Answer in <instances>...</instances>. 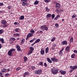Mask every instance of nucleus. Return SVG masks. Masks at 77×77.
Wrapping results in <instances>:
<instances>
[{"label":"nucleus","instance_id":"f257e3e1","mask_svg":"<svg viewBox=\"0 0 77 77\" xmlns=\"http://www.w3.org/2000/svg\"><path fill=\"white\" fill-rule=\"evenodd\" d=\"M51 71L53 74H57L59 71V69H58L54 68L51 69Z\"/></svg>","mask_w":77,"mask_h":77},{"label":"nucleus","instance_id":"f03ea898","mask_svg":"<svg viewBox=\"0 0 77 77\" xmlns=\"http://www.w3.org/2000/svg\"><path fill=\"white\" fill-rule=\"evenodd\" d=\"M15 51V49L14 48L11 49L8 52V55L10 56H12V51Z\"/></svg>","mask_w":77,"mask_h":77},{"label":"nucleus","instance_id":"7ed1b4c3","mask_svg":"<svg viewBox=\"0 0 77 77\" xmlns=\"http://www.w3.org/2000/svg\"><path fill=\"white\" fill-rule=\"evenodd\" d=\"M1 23L2 24L4 25L3 26V27H6L7 26V25H6V23H7L6 20H2L1 21Z\"/></svg>","mask_w":77,"mask_h":77},{"label":"nucleus","instance_id":"20e7f679","mask_svg":"<svg viewBox=\"0 0 77 77\" xmlns=\"http://www.w3.org/2000/svg\"><path fill=\"white\" fill-rule=\"evenodd\" d=\"M40 29L42 30H48V28L45 25L42 26L41 27Z\"/></svg>","mask_w":77,"mask_h":77},{"label":"nucleus","instance_id":"39448f33","mask_svg":"<svg viewBox=\"0 0 77 77\" xmlns=\"http://www.w3.org/2000/svg\"><path fill=\"white\" fill-rule=\"evenodd\" d=\"M41 73H42V70L41 69L36 70L35 72V74H41Z\"/></svg>","mask_w":77,"mask_h":77},{"label":"nucleus","instance_id":"423d86ee","mask_svg":"<svg viewBox=\"0 0 77 77\" xmlns=\"http://www.w3.org/2000/svg\"><path fill=\"white\" fill-rule=\"evenodd\" d=\"M61 7L60 6V4L58 3H56L55 8L56 9H59Z\"/></svg>","mask_w":77,"mask_h":77},{"label":"nucleus","instance_id":"0eeeda50","mask_svg":"<svg viewBox=\"0 0 77 77\" xmlns=\"http://www.w3.org/2000/svg\"><path fill=\"white\" fill-rule=\"evenodd\" d=\"M16 48H17V51H21V48H20V46H19V45H17Z\"/></svg>","mask_w":77,"mask_h":77},{"label":"nucleus","instance_id":"6e6552de","mask_svg":"<svg viewBox=\"0 0 77 77\" xmlns=\"http://www.w3.org/2000/svg\"><path fill=\"white\" fill-rule=\"evenodd\" d=\"M70 68L72 69H73V70H74L75 69H77V66L75 65L74 66H70Z\"/></svg>","mask_w":77,"mask_h":77},{"label":"nucleus","instance_id":"1a4fd4ad","mask_svg":"<svg viewBox=\"0 0 77 77\" xmlns=\"http://www.w3.org/2000/svg\"><path fill=\"white\" fill-rule=\"evenodd\" d=\"M51 60L53 62H57L58 61V60L56 58H51Z\"/></svg>","mask_w":77,"mask_h":77},{"label":"nucleus","instance_id":"9d476101","mask_svg":"<svg viewBox=\"0 0 77 77\" xmlns=\"http://www.w3.org/2000/svg\"><path fill=\"white\" fill-rule=\"evenodd\" d=\"M60 72L61 74H62V75H65L66 74V71H63L62 70H60L59 71Z\"/></svg>","mask_w":77,"mask_h":77},{"label":"nucleus","instance_id":"9b49d317","mask_svg":"<svg viewBox=\"0 0 77 77\" xmlns=\"http://www.w3.org/2000/svg\"><path fill=\"white\" fill-rule=\"evenodd\" d=\"M70 49V47L69 46H67L66 47L65 50L66 51H68Z\"/></svg>","mask_w":77,"mask_h":77},{"label":"nucleus","instance_id":"f8f14e48","mask_svg":"<svg viewBox=\"0 0 77 77\" xmlns=\"http://www.w3.org/2000/svg\"><path fill=\"white\" fill-rule=\"evenodd\" d=\"M33 35V34H32V33H29L28 34L27 36H28V37L29 38H30V37H32Z\"/></svg>","mask_w":77,"mask_h":77},{"label":"nucleus","instance_id":"ddd939ff","mask_svg":"<svg viewBox=\"0 0 77 77\" xmlns=\"http://www.w3.org/2000/svg\"><path fill=\"white\" fill-rule=\"evenodd\" d=\"M43 50V48H42L41 49V51H40L41 54H42V55L44 54V53H45V51H44V50Z\"/></svg>","mask_w":77,"mask_h":77},{"label":"nucleus","instance_id":"4468645a","mask_svg":"<svg viewBox=\"0 0 77 77\" xmlns=\"http://www.w3.org/2000/svg\"><path fill=\"white\" fill-rule=\"evenodd\" d=\"M63 45H67V42L66 41H63L62 42Z\"/></svg>","mask_w":77,"mask_h":77},{"label":"nucleus","instance_id":"2eb2a0df","mask_svg":"<svg viewBox=\"0 0 77 77\" xmlns=\"http://www.w3.org/2000/svg\"><path fill=\"white\" fill-rule=\"evenodd\" d=\"M49 50V49L48 48V47L46 48L45 49V53H48V52Z\"/></svg>","mask_w":77,"mask_h":77},{"label":"nucleus","instance_id":"dca6fc26","mask_svg":"<svg viewBox=\"0 0 77 77\" xmlns=\"http://www.w3.org/2000/svg\"><path fill=\"white\" fill-rule=\"evenodd\" d=\"M24 16H22L20 17L19 20H24Z\"/></svg>","mask_w":77,"mask_h":77},{"label":"nucleus","instance_id":"f3484780","mask_svg":"<svg viewBox=\"0 0 77 77\" xmlns=\"http://www.w3.org/2000/svg\"><path fill=\"white\" fill-rule=\"evenodd\" d=\"M47 60H48V62L49 63H52V61H51V60H50V58H47Z\"/></svg>","mask_w":77,"mask_h":77},{"label":"nucleus","instance_id":"a211bd4d","mask_svg":"<svg viewBox=\"0 0 77 77\" xmlns=\"http://www.w3.org/2000/svg\"><path fill=\"white\" fill-rule=\"evenodd\" d=\"M38 3L39 1H36L34 2V5H38Z\"/></svg>","mask_w":77,"mask_h":77},{"label":"nucleus","instance_id":"6ab92c4d","mask_svg":"<svg viewBox=\"0 0 77 77\" xmlns=\"http://www.w3.org/2000/svg\"><path fill=\"white\" fill-rule=\"evenodd\" d=\"M6 71V69L5 68H4L1 71V72H2V73H4V72H5Z\"/></svg>","mask_w":77,"mask_h":77},{"label":"nucleus","instance_id":"aec40b11","mask_svg":"<svg viewBox=\"0 0 77 77\" xmlns=\"http://www.w3.org/2000/svg\"><path fill=\"white\" fill-rule=\"evenodd\" d=\"M24 60V62H26L27 60V58L26 57H23Z\"/></svg>","mask_w":77,"mask_h":77},{"label":"nucleus","instance_id":"412c9836","mask_svg":"<svg viewBox=\"0 0 77 77\" xmlns=\"http://www.w3.org/2000/svg\"><path fill=\"white\" fill-rule=\"evenodd\" d=\"M59 55L60 56H62L63 55V52L62 51H60L59 52Z\"/></svg>","mask_w":77,"mask_h":77},{"label":"nucleus","instance_id":"4be33fe9","mask_svg":"<svg viewBox=\"0 0 77 77\" xmlns=\"http://www.w3.org/2000/svg\"><path fill=\"white\" fill-rule=\"evenodd\" d=\"M0 41H1L2 44L4 43V39H3V38H0Z\"/></svg>","mask_w":77,"mask_h":77},{"label":"nucleus","instance_id":"5701e85b","mask_svg":"<svg viewBox=\"0 0 77 77\" xmlns=\"http://www.w3.org/2000/svg\"><path fill=\"white\" fill-rule=\"evenodd\" d=\"M4 32V29H2L0 30V34L2 35Z\"/></svg>","mask_w":77,"mask_h":77},{"label":"nucleus","instance_id":"b1692460","mask_svg":"<svg viewBox=\"0 0 77 77\" xmlns=\"http://www.w3.org/2000/svg\"><path fill=\"white\" fill-rule=\"evenodd\" d=\"M41 41V40L40 39H37L35 41V43H38V42H39L40 41Z\"/></svg>","mask_w":77,"mask_h":77},{"label":"nucleus","instance_id":"393cba45","mask_svg":"<svg viewBox=\"0 0 77 77\" xmlns=\"http://www.w3.org/2000/svg\"><path fill=\"white\" fill-rule=\"evenodd\" d=\"M51 14H48L46 16V17H47V18H48V17H51Z\"/></svg>","mask_w":77,"mask_h":77},{"label":"nucleus","instance_id":"a878e982","mask_svg":"<svg viewBox=\"0 0 77 77\" xmlns=\"http://www.w3.org/2000/svg\"><path fill=\"white\" fill-rule=\"evenodd\" d=\"M32 51H29V53L27 54V55L28 56H29L30 54H32Z\"/></svg>","mask_w":77,"mask_h":77},{"label":"nucleus","instance_id":"bb28decb","mask_svg":"<svg viewBox=\"0 0 77 77\" xmlns=\"http://www.w3.org/2000/svg\"><path fill=\"white\" fill-rule=\"evenodd\" d=\"M15 38H11L10 39V41H15Z\"/></svg>","mask_w":77,"mask_h":77},{"label":"nucleus","instance_id":"cd10ccee","mask_svg":"<svg viewBox=\"0 0 77 77\" xmlns=\"http://www.w3.org/2000/svg\"><path fill=\"white\" fill-rule=\"evenodd\" d=\"M20 29L19 28H16L15 30V32H19V31H18V30H19Z\"/></svg>","mask_w":77,"mask_h":77},{"label":"nucleus","instance_id":"c85d7f7f","mask_svg":"<svg viewBox=\"0 0 77 77\" xmlns=\"http://www.w3.org/2000/svg\"><path fill=\"white\" fill-rule=\"evenodd\" d=\"M30 32H31V33H32V34H33V33H34V32H35V31L33 30V29H32L31 30Z\"/></svg>","mask_w":77,"mask_h":77},{"label":"nucleus","instance_id":"c756f323","mask_svg":"<svg viewBox=\"0 0 77 77\" xmlns=\"http://www.w3.org/2000/svg\"><path fill=\"white\" fill-rule=\"evenodd\" d=\"M29 48L30 49V50H31V51H33V50H34V48H33V47H29Z\"/></svg>","mask_w":77,"mask_h":77},{"label":"nucleus","instance_id":"7c9ffc66","mask_svg":"<svg viewBox=\"0 0 77 77\" xmlns=\"http://www.w3.org/2000/svg\"><path fill=\"white\" fill-rule=\"evenodd\" d=\"M46 12H49L50 10L49 9H48V7H46Z\"/></svg>","mask_w":77,"mask_h":77},{"label":"nucleus","instance_id":"2f4dec72","mask_svg":"<svg viewBox=\"0 0 77 77\" xmlns=\"http://www.w3.org/2000/svg\"><path fill=\"white\" fill-rule=\"evenodd\" d=\"M31 68L32 69V70H34L35 69V67L33 66H31Z\"/></svg>","mask_w":77,"mask_h":77},{"label":"nucleus","instance_id":"473e14b6","mask_svg":"<svg viewBox=\"0 0 77 77\" xmlns=\"http://www.w3.org/2000/svg\"><path fill=\"white\" fill-rule=\"evenodd\" d=\"M24 41H25V40H24V39H22L21 41V44H23V42H24Z\"/></svg>","mask_w":77,"mask_h":77},{"label":"nucleus","instance_id":"72a5a7b5","mask_svg":"<svg viewBox=\"0 0 77 77\" xmlns=\"http://www.w3.org/2000/svg\"><path fill=\"white\" fill-rule=\"evenodd\" d=\"M27 1H28V0H21V2H26V3H27Z\"/></svg>","mask_w":77,"mask_h":77},{"label":"nucleus","instance_id":"f704fd0d","mask_svg":"<svg viewBox=\"0 0 77 77\" xmlns=\"http://www.w3.org/2000/svg\"><path fill=\"white\" fill-rule=\"evenodd\" d=\"M51 17H52V19H54V18L55 17V15H54V14H52Z\"/></svg>","mask_w":77,"mask_h":77},{"label":"nucleus","instance_id":"c9c22d12","mask_svg":"<svg viewBox=\"0 0 77 77\" xmlns=\"http://www.w3.org/2000/svg\"><path fill=\"white\" fill-rule=\"evenodd\" d=\"M70 42H71L73 41V38H71L70 40Z\"/></svg>","mask_w":77,"mask_h":77},{"label":"nucleus","instance_id":"e433bc0d","mask_svg":"<svg viewBox=\"0 0 77 77\" xmlns=\"http://www.w3.org/2000/svg\"><path fill=\"white\" fill-rule=\"evenodd\" d=\"M17 71H18V70H20V69H21V67H19L16 68V69Z\"/></svg>","mask_w":77,"mask_h":77},{"label":"nucleus","instance_id":"4c0bfd02","mask_svg":"<svg viewBox=\"0 0 77 77\" xmlns=\"http://www.w3.org/2000/svg\"><path fill=\"white\" fill-rule=\"evenodd\" d=\"M38 65H43V64L42 62H40L39 63Z\"/></svg>","mask_w":77,"mask_h":77},{"label":"nucleus","instance_id":"58836bf2","mask_svg":"<svg viewBox=\"0 0 77 77\" xmlns=\"http://www.w3.org/2000/svg\"><path fill=\"white\" fill-rule=\"evenodd\" d=\"M75 56V54H73L71 55V57L72 58H74Z\"/></svg>","mask_w":77,"mask_h":77},{"label":"nucleus","instance_id":"ea45409f","mask_svg":"<svg viewBox=\"0 0 77 77\" xmlns=\"http://www.w3.org/2000/svg\"><path fill=\"white\" fill-rule=\"evenodd\" d=\"M11 8H12V6H11V5H9L8 7V9H9V10H10V9H11Z\"/></svg>","mask_w":77,"mask_h":77},{"label":"nucleus","instance_id":"a19ab883","mask_svg":"<svg viewBox=\"0 0 77 77\" xmlns=\"http://www.w3.org/2000/svg\"><path fill=\"white\" fill-rule=\"evenodd\" d=\"M24 74L25 75H29V72H26L24 73Z\"/></svg>","mask_w":77,"mask_h":77},{"label":"nucleus","instance_id":"79ce46f5","mask_svg":"<svg viewBox=\"0 0 77 77\" xmlns=\"http://www.w3.org/2000/svg\"><path fill=\"white\" fill-rule=\"evenodd\" d=\"M10 74L8 73H6L5 74V77H8V76H9V75Z\"/></svg>","mask_w":77,"mask_h":77},{"label":"nucleus","instance_id":"37998d69","mask_svg":"<svg viewBox=\"0 0 77 77\" xmlns=\"http://www.w3.org/2000/svg\"><path fill=\"white\" fill-rule=\"evenodd\" d=\"M44 2L45 3H48L49 2V0H44Z\"/></svg>","mask_w":77,"mask_h":77},{"label":"nucleus","instance_id":"c03bdc74","mask_svg":"<svg viewBox=\"0 0 77 77\" xmlns=\"http://www.w3.org/2000/svg\"><path fill=\"white\" fill-rule=\"evenodd\" d=\"M55 26L57 27H58V26H59V24L58 23H56L55 24Z\"/></svg>","mask_w":77,"mask_h":77},{"label":"nucleus","instance_id":"a18cd8bd","mask_svg":"<svg viewBox=\"0 0 77 77\" xmlns=\"http://www.w3.org/2000/svg\"><path fill=\"white\" fill-rule=\"evenodd\" d=\"M54 40H55V38H53L51 40V41L52 42H53V41H54Z\"/></svg>","mask_w":77,"mask_h":77},{"label":"nucleus","instance_id":"49530a36","mask_svg":"<svg viewBox=\"0 0 77 77\" xmlns=\"http://www.w3.org/2000/svg\"><path fill=\"white\" fill-rule=\"evenodd\" d=\"M35 41V39H33L32 40H31L29 41L30 42H33V41Z\"/></svg>","mask_w":77,"mask_h":77},{"label":"nucleus","instance_id":"de8ad7c7","mask_svg":"<svg viewBox=\"0 0 77 77\" xmlns=\"http://www.w3.org/2000/svg\"><path fill=\"white\" fill-rule=\"evenodd\" d=\"M77 17V16H76L75 15H73L72 16V18H75V17Z\"/></svg>","mask_w":77,"mask_h":77},{"label":"nucleus","instance_id":"09e8293b","mask_svg":"<svg viewBox=\"0 0 77 77\" xmlns=\"http://www.w3.org/2000/svg\"><path fill=\"white\" fill-rule=\"evenodd\" d=\"M36 44V43H35V42L33 43L31 45V46H32V47H33V45H34V44Z\"/></svg>","mask_w":77,"mask_h":77},{"label":"nucleus","instance_id":"8fccbe9b","mask_svg":"<svg viewBox=\"0 0 77 77\" xmlns=\"http://www.w3.org/2000/svg\"><path fill=\"white\" fill-rule=\"evenodd\" d=\"M44 65L45 66H47V65L46 63H45L44 64Z\"/></svg>","mask_w":77,"mask_h":77},{"label":"nucleus","instance_id":"3c124183","mask_svg":"<svg viewBox=\"0 0 77 77\" xmlns=\"http://www.w3.org/2000/svg\"><path fill=\"white\" fill-rule=\"evenodd\" d=\"M3 3H0V6H3Z\"/></svg>","mask_w":77,"mask_h":77},{"label":"nucleus","instance_id":"603ef678","mask_svg":"<svg viewBox=\"0 0 77 77\" xmlns=\"http://www.w3.org/2000/svg\"><path fill=\"white\" fill-rule=\"evenodd\" d=\"M72 71H73V69H72L71 70L69 71L70 73H71V72H72Z\"/></svg>","mask_w":77,"mask_h":77},{"label":"nucleus","instance_id":"864d4df0","mask_svg":"<svg viewBox=\"0 0 77 77\" xmlns=\"http://www.w3.org/2000/svg\"><path fill=\"white\" fill-rule=\"evenodd\" d=\"M74 52L75 53H77V50H74Z\"/></svg>","mask_w":77,"mask_h":77},{"label":"nucleus","instance_id":"5fc2aeb1","mask_svg":"<svg viewBox=\"0 0 77 77\" xmlns=\"http://www.w3.org/2000/svg\"><path fill=\"white\" fill-rule=\"evenodd\" d=\"M2 45L1 44H0V49L2 48Z\"/></svg>","mask_w":77,"mask_h":77},{"label":"nucleus","instance_id":"6e6d98bb","mask_svg":"<svg viewBox=\"0 0 77 77\" xmlns=\"http://www.w3.org/2000/svg\"><path fill=\"white\" fill-rule=\"evenodd\" d=\"M29 38L30 37H28V36H27L26 37V40H27L28 39V38Z\"/></svg>","mask_w":77,"mask_h":77},{"label":"nucleus","instance_id":"4d7b16f0","mask_svg":"<svg viewBox=\"0 0 77 77\" xmlns=\"http://www.w3.org/2000/svg\"><path fill=\"white\" fill-rule=\"evenodd\" d=\"M10 70L11 69H10V68H9L7 69V71L8 72H9Z\"/></svg>","mask_w":77,"mask_h":77},{"label":"nucleus","instance_id":"13d9d810","mask_svg":"<svg viewBox=\"0 0 77 77\" xmlns=\"http://www.w3.org/2000/svg\"><path fill=\"white\" fill-rule=\"evenodd\" d=\"M56 17H57V18H58V17H60V15H57V16Z\"/></svg>","mask_w":77,"mask_h":77},{"label":"nucleus","instance_id":"bf43d9fd","mask_svg":"<svg viewBox=\"0 0 77 77\" xmlns=\"http://www.w3.org/2000/svg\"><path fill=\"white\" fill-rule=\"evenodd\" d=\"M54 20H57V17H56L54 18Z\"/></svg>","mask_w":77,"mask_h":77},{"label":"nucleus","instance_id":"052dcab7","mask_svg":"<svg viewBox=\"0 0 77 77\" xmlns=\"http://www.w3.org/2000/svg\"><path fill=\"white\" fill-rule=\"evenodd\" d=\"M16 34V36H20V34H18V33H17Z\"/></svg>","mask_w":77,"mask_h":77},{"label":"nucleus","instance_id":"680f3d73","mask_svg":"<svg viewBox=\"0 0 77 77\" xmlns=\"http://www.w3.org/2000/svg\"><path fill=\"white\" fill-rule=\"evenodd\" d=\"M13 35L14 36H17V34H14Z\"/></svg>","mask_w":77,"mask_h":77},{"label":"nucleus","instance_id":"e2e57ef3","mask_svg":"<svg viewBox=\"0 0 77 77\" xmlns=\"http://www.w3.org/2000/svg\"><path fill=\"white\" fill-rule=\"evenodd\" d=\"M14 24L15 25H17V23L15 22Z\"/></svg>","mask_w":77,"mask_h":77},{"label":"nucleus","instance_id":"0e129e2a","mask_svg":"<svg viewBox=\"0 0 77 77\" xmlns=\"http://www.w3.org/2000/svg\"><path fill=\"white\" fill-rule=\"evenodd\" d=\"M52 50H54V47H52Z\"/></svg>","mask_w":77,"mask_h":77},{"label":"nucleus","instance_id":"69168bd1","mask_svg":"<svg viewBox=\"0 0 77 77\" xmlns=\"http://www.w3.org/2000/svg\"><path fill=\"white\" fill-rule=\"evenodd\" d=\"M23 4H26V3L24 2H22Z\"/></svg>","mask_w":77,"mask_h":77},{"label":"nucleus","instance_id":"338daca9","mask_svg":"<svg viewBox=\"0 0 77 77\" xmlns=\"http://www.w3.org/2000/svg\"><path fill=\"white\" fill-rule=\"evenodd\" d=\"M63 50H64V48H62V49L60 51H63Z\"/></svg>","mask_w":77,"mask_h":77},{"label":"nucleus","instance_id":"774afa93","mask_svg":"<svg viewBox=\"0 0 77 77\" xmlns=\"http://www.w3.org/2000/svg\"><path fill=\"white\" fill-rule=\"evenodd\" d=\"M22 6H26V4H22Z\"/></svg>","mask_w":77,"mask_h":77}]
</instances>
